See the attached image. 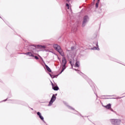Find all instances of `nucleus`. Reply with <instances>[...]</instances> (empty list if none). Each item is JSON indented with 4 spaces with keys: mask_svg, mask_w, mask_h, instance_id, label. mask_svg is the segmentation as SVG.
<instances>
[{
    "mask_svg": "<svg viewBox=\"0 0 125 125\" xmlns=\"http://www.w3.org/2000/svg\"><path fill=\"white\" fill-rule=\"evenodd\" d=\"M77 73L79 74V75H81V76H82V77H83V79H84L86 81V82H87V83H89L91 88L92 89V90L94 94H95L96 97H98V95H97V93L96 92V89H95V86H94V83H93L92 81H91V79H89V78H88V77H87V76H86L85 74L81 72L79 70L77 71Z\"/></svg>",
    "mask_w": 125,
    "mask_h": 125,
    "instance_id": "f257e3e1",
    "label": "nucleus"
},
{
    "mask_svg": "<svg viewBox=\"0 0 125 125\" xmlns=\"http://www.w3.org/2000/svg\"><path fill=\"white\" fill-rule=\"evenodd\" d=\"M66 30L67 32H70L71 31V33H75L78 31V27L75 26V23L72 21H70L67 25Z\"/></svg>",
    "mask_w": 125,
    "mask_h": 125,
    "instance_id": "f03ea898",
    "label": "nucleus"
},
{
    "mask_svg": "<svg viewBox=\"0 0 125 125\" xmlns=\"http://www.w3.org/2000/svg\"><path fill=\"white\" fill-rule=\"evenodd\" d=\"M23 54L29 56V57H31L30 59H35V60H39V59H40V58L36 55L37 54H35L34 52H27L23 53Z\"/></svg>",
    "mask_w": 125,
    "mask_h": 125,
    "instance_id": "7ed1b4c3",
    "label": "nucleus"
},
{
    "mask_svg": "<svg viewBox=\"0 0 125 125\" xmlns=\"http://www.w3.org/2000/svg\"><path fill=\"white\" fill-rule=\"evenodd\" d=\"M54 48H55V50L59 52V53L62 56V57H64L65 56V54H64V52L63 51V50L61 49V47L57 44H54L53 45Z\"/></svg>",
    "mask_w": 125,
    "mask_h": 125,
    "instance_id": "20e7f679",
    "label": "nucleus"
},
{
    "mask_svg": "<svg viewBox=\"0 0 125 125\" xmlns=\"http://www.w3.org/2000/svg\"><path fill=\"white\" fill-rule=\"evenodd\" d=\"M26 48L28 51H32V52H34V50H36L37 48V45L32 44L26 46Z\"/></svg>",
    "mask_w": 125,
    "mask_h": 125,
    "instance_id": "39448f33",
    "label": "nucleus"
},
{
    "mask_svg": "<svg viewBox=\"0 0 125 125\" xmlns=\"http://www.w3.org/2000/svg\"><path fill=\"white\" fill-rule=\"evenodd\" d=\"M89 21V17H88L87 15H85L83 18V21L82 22V27H85V25L87 24V22Z\"/></svg>",
    "mask_w": 125,
    "mask_h": 125,
    "instance_id": "423d86ee",
    "label": "nucleus"
},
{
    "mask_svg": "<svg viewBox=\"0 0 125 125\" xmlns=\"http://www.w3.org/2000/svg\"><path fill=\"white\" fill-rule=\"evenodd\" d=\"M110 122L112 125H120L121 124L120 119H110Z\"/></svg>",
    "mask_w": 125,
    "mask_h": 125,
    "instance_id": "0eeeda50",
    "label": "nucleus"
},
{
    "mask_svg": "<svg viewBox=\"0 0 125 125\" xmlns=\"http://www.w3.org/2000/svg\"><path fill=\"white\" fill-rule=\"evenodd\" d=\"M37 115L39 117V118L40 119V120H41V121H42V122H43V123H44V124H45L46 125H48L46 123V122H45V121H44V118H43V116H42V113H41V112H40V111L37 112Z\"/></svg>",
    "mask_w": 125,
    "mask_h": 125,
    "instance_id": "6e6552de",
    "label": "nucleus"
},
{
    "mask_svg": "<svg viewBox=\"0 0 125 125\" xmlns=\"http://www.w3.org/2000/svg\"><path fill=\"white\" fill-rule=\"evenodd\" d=\"M55 100H56V97L54 96V94H53V95L52 96V97L50 101L49 102V104H48V106H51V105L53 104V102H54Z\"/></svg>",
    "mask_w": 125,
    "mask_h": 125,
    "instance_id": "1a4fd4ad",
    "label": "nucleus"
},
{
    "mask_svg": "<svg viewBox=\"0 0 125 125\" xmlns=\"http://www.w3.org/2000/svg\"><path fill=\"white\" fill-rule=\"evenodd\" d=\"M109 60H110L111 61H113L114 62H116L117 63H119V64H122V65H124V66H125V64H123V63H121V62H119L118 59L115 58H113V57H109Z\"/></svg>",
    "mask_w": 125,
    "mask_h": 125,
    "instance_id": "9d476101",
    "label": "nucleus"
},
{
    "mask_svg": "<svg viewBox=\"0 0 125 125\" xmlns=\"http://www.w3.org/2000/svg\"><path fill=\"white\" fill-rule=\"evenodd\" d=\"M112 96H115V95H102L101 96V99H111V98H108L109 97H112Z\"/></svg>",
    "mask_w": 125,
    "mask_h": 125,
    "instance_id": "9b49d317",
    "label": "nucleus"
},
{
    "mask_svg": "<svg viewBox=\"0 0 125 125\" xmlns=\"http://www.w3.org/2000/svg\"><path fill=\"white\" fill-rule=\"evenodd\" d=\"M61 65H66L67 64V60L65 57H62V62L60 61Z\"/></svg>",
    "mask_w": 125,
    "mask_h": 125,
    "instance_id": "f8f14e48",
    "label": "nucleus"
},
{
    "mask_svg": "<svg viewBox=\"0 0 125 125\" xmlns=\"http://www.w3.org/2000/svg\"><path fill=\"white\" fill-rule=\"evenodd\" d=\"M15 102H16L15 104H21V105H26V103H25L22 101H19L18 100H16V101H15Z\"/></svg>",
    "mask_w": 125,
    "mask_h": 125,
    "instance_id": "ddd939ff",
    "label": "nucleus"
},
{
    "mask_svg": "<svg viewBox=\"0 0 125 125\" xmlns=\"http://www.w3.org/2000/svg\"><path fill=\"white\" fill-rule=\"evenodd\" d=\"M75 60H76V62H75V67H77V68H79L80 67V62L79 61H78V58H76L75 59Z\"/></svg>",
    "mask_w": 125,
    "mask_h": 125,
    "instance_id": "4468645a",
    "label": "nucleus"
},
{
    "mask_svg": "<svg viewBox=\"0 0 125 125\" xmlns=\"http://www.w3.org/2000/svg\"><path fill=\"white\" fill-rule=\"evenodd\" d=\"M52 89L55 91H57L59 90L60 89L59 87H58V85H57V84H56L54 86L52 87Z\"/></svg>",
    "mask_w": 125,
    "mask_h": 125,
    "instance_id": "2eb2a0df",
    "label": "nucleus"
},
{
    "mask_svg": "<svg viewBox=\"0 0 125 125\" xmlns=\"http://www.w3.org/2000/svg\"><path fill=\"white\" fill-rule=\"evenodd\" d=\"M12 96L11 95V93H9V95H8V97L5 100L2 101H0V103H1V102H5V101H9V100H8L9 98H11V97H12Z\"/></svg>",
    "mask_w": 125,
    "mask_h": 125,
    "instance_id": "dca6fc26",
    "label": "nucleus"
},
{
    "mask_svg": "<svg viewBox=\"0 0 125 125\" xmlns=\"http://www.w3.org/2000/svg\"><path fill=\"white\" fill-rule=\"evenodd\" d=\"M63 103H64V104H65L67 106V107H68V109H69V110H75V108H74V107L69 105L68 104V103H67V102H64Z\"/></svg>",
    "mask_w": 125,
    "mask_h": 125,
    "instance_id": "f3484780",
    "label": "nucleus"
},
{
    "mask_svg": "<svg viewBox=\"0 0 125 125\" xmlns=\"http://www.w3.org/2000/svg\"><path fill=\"white\" fill-rule=\"evenodd\" d=\"M44 64H45V68H46L47 71L48 72H49V73H52V71L51 70L50 68L48 66V65H46V64H45V63H44Z\"/></svg>",
    "mask_w": 125,
    "mask_h": 125,
    "instance_id": "a211bd4d",
    "label": "nucleus"
},
{
    "mask_svg": "<svg viewBox=\"0 0 125 125\" xmlns=\"http://www.w3.org/2000/svg\"><path fill=\"white\" fill-rule=\"evenodd\" d=\"M73 111H74V113L73 114H75V115H78V116H81L82 117V118H83V116H82L80 112H79L78 111L76 110L75 109L74 110H72Z\"/></svg>",
    "mask_w": 125,
    "mask_h": 125,
    "instance_id": "6ab92c4d",
    "label": "nucleus"
},
{
    "mask_svg": "<svg viewBox=\"0 0 125 125\" xmlns=\"http://www.w3.org/2000/svg\"><path fill=\"white\" fill-rule=\"evenodd\" d=\"M89 49H91V50H100V48H99V47H96V46H94L93 47L91 48H89Z\"/></svg>",
    "mask_w": 125,
    "mask_h": 125,
    "instance_id": "aec40b11",
    "label": "nucleus"
},
{
    "mask_svg": "<svg viewBox=\"0 0 125 125\" xmlns=\"http://www.w3.org/2000/svg\"><path fill=\"white\" fill-rule=\"evenodd\" d=\"M104 108H106V109H110L112 107V105L111 104H108L104 106Z\"/></svg>",
    "mask_w": 125,
    "mask_h": 125,
    "instance_id": "412c9836",
    "label": "nucleus"
},
{
    "mask_svg": "<svg viewBox=\"0 0 125 125\" xmlns=\"http://www.w3.org/2000/svg\"><path fill=\"white\" fill-rule=\"evenodd\" d=\"M37 46H38V47H41V48H46V46L45 45H38Z\"/></svg>",
    "mask_w": 125,
    "mask_h": 125,
    "instance_id": "4be33fe9",
    "label": "nucleus"
},
{
    "mask_svg": "<svg viewBox=\"0 0 125 125\" xmlns=\"http://www.w3.org/2000/svg\"><path fill=\"white\" fill-rule=\"evenodd\" d=\"M16 100H9V101H11L10 103H12V104H15Z\"/></svg>",
    "mask_w": 125,
    "mask_h": 125,
    "instance_id": "5701e85b",
    "label": "nucleus"
},
{
    "mask_svg": "<svg viewBox=\"0 0 125 125\" xmlns=\"http://www.w3.org/2000/svg\"><path fill=\"white\" fill-rule=\"evenodd\" d=\"M104 11V9H103L102 8L100 7V10H99V13H102Z\"/></svg>",
    "mask_w": 125,
    "mask_h": 125,
    "instance_id": "b1692460",
    "label": "nucleus"
},
{
    "mask_svg": "<svg viewBox=\"0 0 125 125\" xmlns=\"http://www.w3.org/2000/svg\"><path fill=\"white\" fill-rule=\"evenodd\" d=\"M98 6H99V2L97 1L95 5L96 8H98Z\"/></svg>",
    "mask_w": 125,
    "mask_h": 125,
    "instance_id": "393cba45",
    "label": "nucleus"
},
{
    "mask_svg": "<svg viewBox=\"0 0 125 125\" xmlns=\"http://www.w3.org/2000/svg\"><path fill=\"white\" fill-rule=\"evenodd\" d=\"M38 56L40 58V59H41L42 61L44 62V61H43V59H42V56H41L40 55L38 54Z\"/></svg>",
    "mask_w": 125,
    "mask_h": 125,
    "instance_id": "a878e982",
    "label": "nucleus"
},
{
    "mask_svg": "<svg viewBox=\"0 0 125 125\" xmlns=\"http://www.w3.org/2000/svg\"><path fill=\"white\" fill-rule=\"evenodd\" d=\"M123 97H118L117 98H110V99H121V98H123Z\"/></svg>",
    "mask_w": 125,
    "mask_h": 125,
    "instance_id": "bb28decb",
    "label": "nucleus"
},
{
    "mask_svg": "<svg viewBox=\"0 0 125 125\" xmlns=\"http://www.w3.org/2000/svg\"><path fill=\"white\" fill-rule=\"evenodd\" d=\"M48 74L49 75L50 77H51V79H54V78H53V77L54 76V75H52V74H50L49 72H48Z\"/></svg>",
    "mask_w": 125,
    "mask_h": 125,
    "instance_id": "cd10ccee",
    "label": "nucleus"
},
{
    "mask_svg": "<svg viewBox=\"0 0 125 125\" xmlns=\"http://www.w3.org/2000/svg\"><path fill=\"white\" fill-rule=\"evenodd\" d=\"M66 7H67V9H69V8H70V5L69 4V3H66L65 4Z\"/></svg>",
    "mask_w": 125,
    "mask_h": 125,
    "instance_id": "c85d7f7f",
    "label": "nucleus"
},
{
    "mask_svg": "<svg viewBox=\"0 0 125 125\" xmlns=\"http://www.w3.org/2000/svg\"><path fill=\"white\" fill-rule=\"evenodd\" d=\"M66 68H67V66H66V64H62V69H64V70L66 69Z\"/></svg>",
    "mask_w": 125,
    "mask_h": 125,
    "instance_id": "c756f323",
    "label": "nucleus"
},
{
    "mask_svg": "<svg viewBox=\"0 0 125 125\" xmlns=\"http://www.w3.org/2000/svg\"><path fill=\"white\" fill-rule=\"evenodd\" d=\"M109 110L110 111H111V112H114V113H115V111H114V109H113V108H112V106L111 107V108L109 109Z\"/></svg>",
    "mask_w": 125,
    "mask_h": 125,
    "instance_id": "7c9ffc66",
    "label": "nucleus"
},
{
    "mask_svg": "<svg viewBox=\"0 0 125 125\" xmlns=\"http://www.w3.org/2000/svg\"><path fill=\"white\" fill-rule=\"evenodd\" d=\"M75 49V47L74 46H71V50H74Z\"/></svg>",
    "mask_w": 125,
    "mask_h": 125,
    "instance_id": "2f4dec72",
    "label": "nucleus"
},
{
    "mask_svg": "<svg viewBox=\"0 0 125 125\" xmlns=\"http://www.w3.org/2000/svg\"><path fill=\"white\" fill-rule=\"evenodd\" d=\"M58 76H59V74L54 75L53 78H54H54H57L58 77Z\"/></svg>",
    "mask_w": 125,
    "mask_h": 125,
    "instance_id": "473e14b6",
    "label": "nucleus"
},
{
    "mask_svg": "<svg viewBox=\"0 0 125 125\" xmlns=\"http://www.w3.org/2000/svg\"><path fill=\"white\" fill-rule=\"evenodd\" d=\"M51 85H52V87H54V85H55V84H54L52 83V82H51Z\"/></svg>",
    "mask_w": 125,
    "mask_h": 125,
    "instance_id": "72a5a7b5",
    "label": "nucleus"
},
{
    "mask_svg": "<svg viewBox=\"0 0 125 125\" xmlns=\"http://www.w3.org/2000/svg\"><path fill=\"white\" fill-rule=\"evenodd\" d=\"M96 47H99V46L98 45V42H97L96 43Z\"/></svg>",
    "mask_w": 125,
    "mask_h": 125,
    "instance_id": "f704fd0d",
    "label": "nucleus"
},
{
    "mask_svg": "<svg viewBox=\"0 0 125 125\" xmlns=\"http://www.w3.org/2000/svg\"><path fill=\"white\" fill-rule=\"evenodd\" d=\"M73 70H74L75 71H76V72H78V71H79V69H77L76 68H73Z\"/></svg>",
    "mask_w": 125,
    "mask_h": 125,
    "instance_id": "c9c22d12",
    "label": "nucleus"
},
{
    "mask_svg": "<svg viewBox=\"0 0 125 125\" xmlns=\"http://www.w3.org/2000/svg\"><path fill=\"white\" fill-rule=\"evenodd\" d=\"M73 63V62H72V61H69V64H70V65H71V64H72Z\"/></svg>",
    "mask_w": 125,
    "mask_h": 125,
    "instance_id": "e433bc0d",
    "label": "nucleus"
},
{
    "mask_svg": "<svg viewBox=\"0 0 125 125\" xmlns=\"http://www.w3.org/2000/svg\"><path fill=\"white\" fill-rule=\"evenodd\" d=\"M64 71H65V69H64V68H62L61 71L63 72Z\"/></svg>",
    "mask_w": 125,
    "mask_h": 125,
    "instance_id": "4c0bfd02",
    "label": "nucleus"
},
{
    "mask_svg": "<svg viewBox=\"0 0 125 125\" xmlns=\"http://www.w3.org/2000/svg\"><path fill=\"white\" fill-rule=\"evenodd\" d=\"M70 65H71V67H73V66H74V62L71 63Z\"/></svg>",
    "mask_w": 125,
    "mask_h": 125,
    "instance_id": "58836bf2",
    "label": "nucleus"
},
{
    "mask_svg": "<svg viewBox=\"0 0 125 125\" xmlns=\"http://www.w3.org/2000/svg\"><path fill=\"white\" fill-rule=\"evenodd\" d=\"M62 73H63L62 71H61L60 73H59V75H61V74H62Z\"/></svg>",
    "mask_w": 125,
    "mask_h": 125,
    "instance_id": "ea45409f",
    "label": "nucleus"
},
{
    "mask_svg": "<svg viewBox=\"0 0 125 125\" xmlns=\"http://www.w3.org/2000/svg\"><path fill=\"white\" fill-rule=\"evenodd\" d=\"M54 96H55V97H56L57 96V93L55 94Z\"/></svg>",
    "mask_w": 125,
    "mask_h": 125,
    "instance_id": "a19ab883",
    "label": "nucleus"
},
{
    "mask_svg": "<svg viewBox=\"0 0 125 125\" xmlns=\"http://www.w3.org/2000/svg\"><path fill=\"white\" fill-rule=\"evenodd\" d=\"M29 108H30L32 111L34 110V109H33V108H31V107H29Z\"/></svg>",
    "mask_w": 125,
    "mask_h": 125,
    "instance_id": "79ce46f5",
    "label": "nucleus"
},
{
    "mask_svg": "<svg viewBox=\"0 0 125 125\" xmlns=\"http://www.w3.org/2000/svg\"><path fill=\"white\" fill-rule=\"evenodd\" d=\"M66 1H68V2H69V1H71V0H66Z\"/></svg>",
    "mask_w": 125,
    "mask_h": 125,
    "instance_id": "37998d69",
    "label": "nucleus"
},
{
    "mask_svg": "<svg viewBox=\"0 0 125 125\" xmlns=\"http://www.w3.org/2000/svg\"><path fill=\"white\" fill-rule=\"evenodd\" d=\"M97 1H98V2H100V0H97Z\"/></svg>",
    "mask_w": 125,
    "mask_h": 125,
    "instance_id": "c03bdc74",
    "label": "nucleus"
},
{
    "mask_svg": "<svg viewBox=\"0 0 125 125\" xmlns=\"http://www.w3.org/2000/svg\"><path fill=\"white\" fill-rule=\"evenodd\" d=\"M0 83H2V81H1V80L0 79Z\"/></svg>",
    "mask_w": 125,
    "mask_h": 125,
    "instance_id": "a18cd8bd",
    "label": "nucleus"
},
{
    "mask_svg": "<svg viewBox=\"0 0 125 125\" xmlns=\"http://www.w3.org/2000/svg\"><path fill=\"white\" fill-rule=\"evenodd\" d=\"M58 59L59 60H60V61H60V59L59 57H58Z\"/></svg>",
    "mask_w": 125,
    "mask_h": 125,
    "instance_id": "49530a36",
    "label": "nucleus"
},
{
    "mask_svg": "<svg viewBox=\"0 0 125 125\" xmlns=\"http://www.w3.org/2000/svg\"><path fill=\"white\" fill-rule=\"evenodd\" d=\"M67 51H68V52L71 51V50H67Z\"/></svg>",
    "mask_w": 125,
    "mask_h": 125,
    "instance_id": "de8ad7c7",
    "label": "nucleus"
},
{
    "mask_svg": "<svg viewBox=\"0 0 125 125\" xmlns=\"http://www.w3.org/2000/svg\"><path fill=\"white\" fill-rule=\"evenodd\" d=\"M71 69H73L74 70V68H73V66H71Z\"/></svg>",
    "mask_w": 125,
    "mask_h": 125,
    "instance_id": "09e8293b",
    "label": "nucleus"
},
{
    "mask_svg": "<svg viewBox=\"0 0 125 125\" xmlns=\"http://www.w3.org/2000/svg\"><path fill=\"white\" fill-rule=\"evenodd\" d=\"M0 18H1V19H2V18H1V17L0 16Z\"/></svg>",
    "mask_w": 125,
    "mask_h": 125,
    "instance_id": "8fccbe9b",
    "label": "nucleus"
},
{
    "mask_svg": "<svg viewBox=\"0 0 125 125\" xmlns=\"http://www.w3.org/2000/svg\"><path fill=\"white\" fill-rule=\"evenodd\" d=\"M93 1H95V0H93Z\"/></svg>",
    "mask_w": 125,
    "mask_h": 125,
    "instance_id": "3c124183",
    "label": "nucleus"
},
{
    "mask_svg": "<svg viewBox=\"0 0 125 125\" xmlns=\"http://www.w3.org/2000/svg\"><path fill=\"white\" fill-rule=\"evenodd\" d=\"M46 51H47V50H45Z\"/></svg>",
    "mask_w": 125,
    "mask_h": 125,
    "instance_id": "603ef678",
    "label": "nucleus"
},
{
    "mask_svg": "<svg viewBox=\"0 0 125 125\" xmlns=\"http://www.w3.org/2000/svg\"><path fill=\"white\" fill-rule=\"evenodd\" d=\"M103 107H104V106H105V105H103Z\"/></svg>",
    "mask_w": 125,
    "mask_h": 125,
    "instance_id": "864d4df0",
    "label": "nucleus"
},
{
    "mask_svg": "<svg viewBox=\"0 0 125 125\" xmlns=\"http://www.w3.org/2000/svg\"><path fill=\"white\" fill-rule=\"evenodd\" d=\"M79 7H80V8H81V6H80Z\"/></svg>",
    "mask_w": 125,
    "mask_h": 125,
    "instance_id": "5fc2aeb1",
    "label": "nucleus"
}]
</instances>
